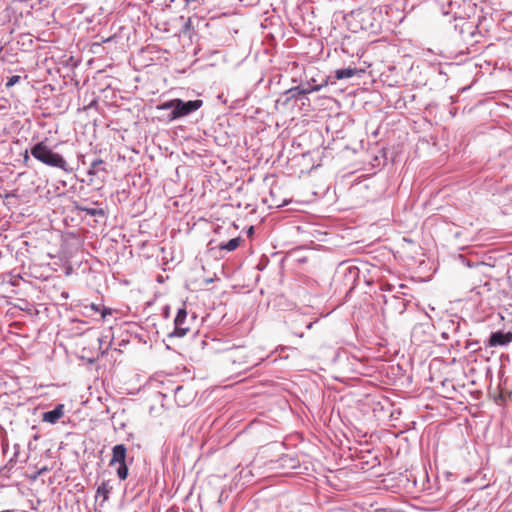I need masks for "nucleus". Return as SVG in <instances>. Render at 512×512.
<instances>
[{"instance_id": "1", "label": "nucleus", "mask_w": 512, "mask_h": 512, "mask_svg": "<svg viewBox=\"0 0 512 512\" xmlns=\"http://www.w3.org/2000/svg\"><path fill=\"white\" fill-rule=\"evenodd\" d=\"M346 21L353 32L364 30L376 33L381 29L382 12L377 8H359L353 10L346 17Z\"/></svg>"}, {"instance_id": "2", "label": "nucleus", "mask_w": 512, "mask_h": 512, "mask_svg": "<svg viewBox=\"0 0 512 512\" xmlns=\"http://www.w3.org/2000/svg\"><path fill=\"white\" fill-rule=\"evenodd\" d=\"M202 105L203 101L200 99L184 101L182 99L175 98L158 104L156 109L158 111L169 110L170 113L167 115V120L172 122L192 114L200 109Z\"/></svg>"}, {"instance_id": "3", "label": "nucleus", "mask_w": 512, "mask_h": 512, "mask_svg": "<svg viewBox=\"0 0 512 512\" xmlns=\"http://www.w3.org/2000/svg\"><path fill=\"white\" fill-rule=\"evenodd\" d=\"M30 153L36 160L47 166L58 168L65 172L72 171V169L68 167L64 157L61 154L54 152L44 141L33 145L30 149Z\"/></svg>"}, {"instance_id": "4", "label": "nucleus", "mask_w": 512, "mask_h": 512, "mask_svg": "<svg viewBox=\"0 0 512 512\" xmlns=\"http://www.w3.org/2000/svg\"><path fill=\"white\" fill-rule=\"evenodd\" d=\"M187 311L185 308L178 309L177 315L174 319V330L168 334L169 338L172 337H184L190 330L189 326L186 325Z\"/></svg>"}, {"instance_id": "5", "label": "nucleus", "mask_w": 512, "mask_h": 512, "mask_svg": "<svg viewBox=\"0 0 512 512\" xmlns=\"http://www.w3.org/2000/svg\"><path fill=\"white\" fill-rule=\"evenodd\" d=\"M512 342V332L495 331L489 336L487 345L490 347L506 346Z\"/></svg>"}, {"instance_id": "6", "label": "nucleus", "mask_w": 512, "mask_h": 512, "mask_svg": "<svg viewBox=\"0 0 512 512\" xmlns=\"http://www.w3.org/2000/svg\"><path fill=\"white\" fill-rule=\"evenodd\" d=\"M64 404H57L53 410L42 414V421L50 424H56L64 416Z\"/></svg>"}, {"instance_id": "7", "label": "nucleus", "mask_w": 512, "mask_h": 512, "mask_svg": "<svg viewBox=\"0 0 512 512\" xmlns=\"http://www.w3.org/2000/svg\"><path fill=\"white\" fill-rule=\"evenodd\" d=\"M127 448L124 444H117L112 449V458L109 461L110 466L126 463Z\"/></svg>"}, {"instance_id": "8", "label": "nucleus", "mask_w": 512, "mask_h": 512, "mask_svg": "<svg viewBox=\"0 0 512 512\" xmlns=\"http://www.w3.org/2000/svg\"><path fill=\"white\" fill-rule=\"evenodd\" d=\"M323 85L309 86V89H304L303 85L290 88L286 91V94H290V98H297L300 95L309 94L311 92L319 91Z\"/></svg>"}, {"instance_id": "9", "label": "nucleus", "mask_w": 512, "mask_h": 512, "mask_svg": "<svg viewBox=\"0 0 512 512\" xmlns=\"http://www.w3.org/2000/svg\"><path fill=\"white\" fill-rule=\"evenodd\" d=\"M113 486L110 481L103 480L97 488V497H102L103 501L107 500L111 493Z\"/></svg>"}, {"instance_id": "10", "label": "nucleus", "mask_w": 512, "mask_h": 512, "mask_svg": "<svg viewBox=\"0 0 512 512\" xmlns=\"http://www.w3.org/2000/svg\"><path fill=\"white\" fill-rule=\"evenodd\" d=\"M99 171H106L104 167V161L100 158L92 161L90 168L88 170L89 176H96Z\"/></svg>"}, {"instance_id": "11", "label": "nucleus", "mask_w": 512, "mask_h": 512, "mask_svg": "<svg viewBox=\"0 0 512 512\" xmlns=\"http://www.w3.org/2000/svg\"><path fill=\"white\" fill-rule=\"evenodd\" d=\"M244 349L245 347H234L230 349V359L232 360L233 363L238 362L239 364H250L246 356L243 359L238 358L237 354H239ZM251 365H253V363H251Z\"/></svg>"}, {"instance_id": "12", "label": "nucleus", "mask_w": 512, "mask_h": 512, "mask_svg": "<svg viewBox=\"0 0 512 512\" xmlns=\"http://www.w3.org/2000/svg\"><path fill=\"white\" fill-rule=\"evenodd\" d=\"M355 73H356V69L355 68L348 67V68L336 70L335 77L338 80L348 79V78H351L352 76H354Z\"/></svg>"}, {"instance_id": "13", "label": "nucleus", "mask_w": 512, "mask_h": 512, "mask_svg": "<svg viewBox=\"0 0 512 512\" xmlns=\"http://www.w3.org/2000/svg\"><path fill=\"white\" fill-rule=\"evenodd\" d=\"M239 244H240V238L237 237V238L230 239L227 243L221 244L219 247H220V249H224L227 251H234L235 249H237Z\"/></svg>"}, {"instance_id": "14", "label": "nucleus", "mask_w": 512, "mask_h": 512, "mask_svg": "<svg viewBox=\"0 0 512 512\" xmlns=\"http://www.w3.org/2000/svg\"><path fill=\"white\" fill-rule=\"evenodd\" d=\"M117 476L120 480H125L128 477V466L126 463L118 464Z\"/></svg>"}, {"instance_id": "15", "label": "nucleus", "mask_w": 512, "mask_h": 512, "mask_svg": "<svg viewBox=\"0 0 512 512\" xmlns=\"http://www.w3.org/2000/svg\"><path fill=\"white\" fill-rule=\"evenodd\" d=\"M89 308L95 312H100L102 319H105L108 314H111V310L106 307L101 308L99 305L91 303Z\"/></svg>"}, {"instance_id": "16", "label": "nucleus", "mask_w": 512, "mask_h": 512, "mask_svg": "<svg viewBox=\"0 0 512 512\" xmlns=\"http://www.w3.org/2000/svg\"><path fill=\"white\" fill-rule=\"evenodd\" d=\"M282 462H283V465L289 467V468H292V469H295L299 466V461L292 458V457H288V456H285L282 458Z\"/></svg>"}, {"instance_id": "17", "label": "nucleus", "mask_w": 512, "mask_h": 512, "mask_svg": "<svg viewBox=\"0 0 512 512\" xmlns=\"http://www.w3.org/2000/svg\"><path fill=\"white\" fill-rule=\"evenodd\" d=\"M82 211L86 212L90 216H103L104 211L103 209H96V208H80Z\"/></svg>"}, {"instance_id": "18", "label": "nucleus", "mask_w": 512, "mask_h": 512, "mask_svg": "<svg viewBox=\"0 0 512 512\" xmlns=\"http://www.w3.org/2000/svg\"><path fill=\"white\" fill-rule=\"evenodd\" d=\"M358 272L359 270L355 266H349L345 269V274H349V276H351L353 280H355L356 277L358 276Z\"/></svg>"}, {"instance_id": "19", "label": "nucleus", "mask_w": 512, "mask_h": 512, "mask_svg": "<svg viewBox=\"0 0 512 512\" xmlns=\"http://www.w3.org/2000/svg\"><path fill=\"white\" fill-rule=\"evenodd\" d=\"M21 77L18 75H13L10 78H8V81L6 82L7 87H12L15 84H17L20 81Z\"/></svg>"}, {"instance_id": "20", "label": "nucleus", "mask_w": 512, "mask_h": 512, "mask_svg": "<svg viewBox=\"0 0 512 512\" xmlns=\"http://www.w3.org/2000/svg\"><path fill=\"white\" fill-rule=\"evenodd\" d=\"M309 82L311 83V85H318V84L316 83V80H315L314 78H311V80H310ZM320 85H323V86L327 85V81L325 80V81H324L323 83H321Z\"/></svg>"}, {"instance_id": "21", "label": "nucleus", "mask_w": 512, "mask_h": 512, "mask_svg": "<svg viewBox=\"0 0 512 512\" xmlns=\"http://www.w3.org/2000/svg\"><path fill=\"white\" fill-rule=\"evenodd\" d=\"M190 27H191V20H190V18H188L184 25V29H189Z\"/></svg>"}, {"instance_id": "22", "label": "nucleus", "mask_w": 512, "mask_h": 512, "mask_svg": "<svg viewBox=\"0 0 512 512\" xmlns=\"http://www.w3.org/2000/svg\"><path fill=\"white\" fill-rule=\"evenodd\" d=\"M0 512H16V510H14V509H6V510H2Z\"/></svg>"}, {"instance_id": "23", "label": "nucleus", "mask_w": 512, "mask_h": 512, "mask_svg": "<svg viewBox=\"0 0 512 512\" xmlns=\"http://www.w3.org/2000/svg\"><path fill=\"white\" fill-rule=\"evenodd\" d=\"M309 86H312L310 82H307V86H304V89H309Z\"/></svg>"}, {"instance_id": "24", "label": "nucleus", "mask_w": 512, "mask_h": 512, "mask_svg": "<svg viewBox=\"0 0 512 512\" xmlns=\"http://www.w3.org/2000/svg\"><path fill=\"white\" fill-rule=\"evenodd\" d=\"M180 390H182V387H181V386H178V387L176 388V393H178Z\"/></svg>"}]
</instances>
